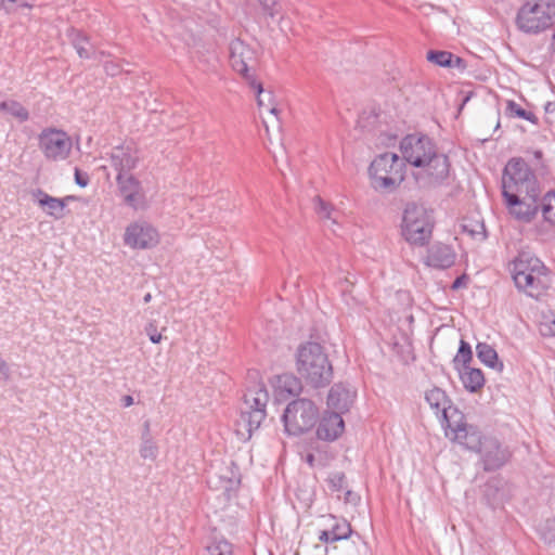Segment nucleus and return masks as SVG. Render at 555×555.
<instances>
[{"label":"nucleus","mask_w":555,"mask_h":555,"mask_svg":"<svg viewBox=\"0 0 555 555\" xmlns=\"http://www.w3.org/2000/svg\"><path fill=\"white\" fill-rule=\"evenodd\" d=\"M502 195L509 214L521 222H530L539 211L540 183L522 158H512L502 177Z\"/></svg>","instance_id":"obj_1"},{"label":"nucleus","mask_w":555,"mask_h":555,"mask_svg":"<svg viewBox=\"0 0 555 555\" xmlns=\"http://www.w3.org/2000/svg\"><path fill=\"white\" fill-rule=\"evenodd\" d=\"M452 441L460 443L467 450L479 453L485 472L500 469L512 456L509 450L503 447L496 438L482 436L474 425L466 424Z\"/></svg>","instance_id":"obj_2"},{"label":"nucleus","mask_w":555,"mask_h":555,"mask_svg":"<svg viewBox=\"0 0 555 555\" xmlns=\"http://www.w3.org/2000/svg\"><path fill=\"white\" fill-rule=\"evenodd\" d=\"M296 371L313 388L327 386L333 378V366L324 347L319 343L301 344L296 352Z\"/></svg>","instance_id":"obj_3"},{"label":"nucleus","mask_w":555,"mask_h":555,"mask_svg":"<svg viewBox=\"0 0 555 555\" xmlns=\"http://www.w3.org/2000/svg\"><path fill=\"white\" fill-rule=\"evenodd\" d=\"M372 186L377 191L392 192L405 178V163L396 153L377 155L369 167Z\"/></svg>","instance_id":"obj_4"},{"label":"nucleus","mask_w":555,"mask_h":555,"mask_svg":"<svg viewBox=\"0 0 555 555\" xmlns=\"http://www.w3.org/2000/svg\"><path fill=\"white\" fill-rule=\"evenodd\" d=\"M229 61L232 69L256 92L257 104L264 105L261 98L262 83L256 78L258 57L256 50L241 38H235L229 46Z\"/></svg>","instance_id":"obj_5"},{"label":"nucleus","mask_w":555,"mask_h":555,"mask_svg":"<svg viewBox=\"0 0 555 555\" xmlns=\"http://www.w3.org/2000/svg\"><path fill=\"white\" fill-rule=\"evenodd\" d=\"M416 184L423 189H437L449 185L452 180L453 169L450 157L439 149L417 166L413 171Z\"/></svg>","instance_id":"obj_6"},{"label":"nucleus","mask_w":555,"mask_h":555,"mask_svg":"<svg viewBox=\"0 0 555 555\" xmlns=\"http://www.w3.org/2000/svg\"><path fill=\"white\" fill-rule=\"evenodd\" d=\"M434 221L430 214L421 205L406 204L401 223L402 236L412 245L424 246L431 237Z\"/></svg>","instance_id":"obj_7"},{"label":"nucleus","mask_w":555,"mask_h":555,"mask_svg":"<svg viewBox=\"0 0 555 555\" xmlns=\"http://www.w3.org/2000/svg\"><path fill=\"white\" fill-rule=\"evenodd\" d=\"M269 392L263 384L248 388L244 393V403L237 420L238 430H245L248 436L258 429L267 416Z\"/></svg>","instance_id":"obj_8"},{"label":"nucleus","mask_w":555,"mask_h":555,"mask_svg":"<svg viewBox=\"0 0 555 555\" xmlns=\"http://www.w3.org/2000/svg\"><path fill=\"white\" fill-rule=\"evenodd\" d=\"M425 399L440 417L446 437L452 440L467 424L464 414L456 406H453L446 391L439 387L428 390L425 393Z\"/></svg>","instance_id":"obj_9"},{"label":"nucleus","mask_w":555,"mask_h":555,"mask_svg":"<svg viewBox=\"0 0 555 555\" xmlns=\"http://www.w3.org/2000/svg\"><path fill=\"white\" fill-rule=\"evenodd\" d=\"M319 420V409L313 401L299 398L289 402L283 413L285 433L299 436L312 429Z\"/></svg>","instance_id":"obj_10"},{"label":"nucleus","mask_w":555,"mask_h":555,"mask_svg":"<svg viewBox=\"0 0 555 555\" xmlns=\"http://www.w3.org/2000/svg\"><path fill=\"white\" fill-rule=\"evenodd\" d=\"M516 25L527 34H538L550 28L553 25V17L548 4L526 2L518 10Z\"/></svg>","instance_id":"obj_11"},{"label":"nucleus","mask_w":555,"mask_h":555,"mask_svg":"<svg viewBox=\"0 0 555 555\" xmlns=\"http://www.w3.org/2000/svg\"><path fill=\"white\" fill-rule=\"evenodd\" d=\"M439 147L436 142L426 134L410 133L404 135L399 144L401 159L414 169L424 164V162Z\"/></svg>","instance_id":"obj_12"},{"label":"nucleus","mask_w":555,"mask_h":555,"mask_svg":"<svg viewBox=\"0 0 555 555\" xmlns=\"http://www.w3.org/2000/svg\"><path fill=\"white\" fill-rule=\"evenodd\" d=\"M38 145L48 160L59 162L69 156L73 143L64 130L49 127L39 133Z\"/></svg>","instance_id":"obj_13"},{"label":"nucleus","mask_w":555,"mask_h":555,"mask_svg":"<svg viewBox=\"0 0 555 555\" xmlns=\"http://www.w3.org/2000/svg\"><path fill=\"white\" fill-rule=\"evenodd\" d=\"M159 242L158 231L146 221L130 223L124 234V243L133 249H149Z\"/></svg>","instance_id":"obj_14"},{"label":"nucleus","mask_w":555,"mask_h":555,"mask_svg":"<svg viewBox=\"0 0 555 555\" xmlns=\"http://www.w3.org/2000/svg\"><path fill=\"white\" fill-rule=\"evenodd\" d=\"M116 183L124 204L133 210L147 208V198L141 182L133 175H117Z\"/></svg>","instance_id":"obj_15"},{"label":"nucleus","mask_w":555,"mask_h":555,"mask_svg":"<svg viewBox=\"0 0 555 555\" xmlns=\"http://www.w3.org/2000/svg\"><path fill=\"white\" fill-rule=\"evenodd\" d=\"M514 283L519 292L525 293L531 298L540 299L551 286V274L547 271L532 275H519L518 280H515Z\"/></svg>","instance_id":"obj_16"},{"label":"nucleus","mask_w":555,"mask_h":555,"mask_svg":"<svg viewBox=\"0 0 555 555\" xmlns=\"http://www.w3.org/2000/svg\"><path fill=\"white\" fill-rule=\"evenodd\" d=\"M109 158L117 175H127L137 167L140 159L138 149L131 143L113 147Z\"/></svg>","instance_id":"obj_17"},{"label":"nucleus","mask_w":555,"mask_h":555,"mask_svg":"<svg viewBox=\"0 0 555 555\" xmlns=\"http://www.w3.org/2000/svg\"><path fill=\"white\" fill-rule=\"evenodd\" d=\"M345 430V423L339 413L325 411L317 426V437L320 440L332 442L338 439Z\"/></svg>","instance_id":"obj_18"},{"label":"nucleus","mask_w":555,"mask_h":555,"mask_svg":"<svg viewBox=\"0 0 555 555\" xmlns=\"http://www.w3.org/2000/svg\"><path fill=\"white\" fill-rule=\"evenodd\" d=\"M356 390L344 383L334 384L327 396V406L331 412L339 415L348 412L354 401Z\"/></svg>","instance_id":"obj_19"},{"label":"nucleus","mask_w":555,"mask_h":555,"mask_svg":"<svg viewBox=\"0 0 555 555\" xmlns=\"http://www.w3.org/2000/svg\"><path fill=\"white\" fill-rule=\"evenodd\" d=\"M547 271L550 270L538 257L527 251L519 253L511 263L513 281L518 280L519 275H532Z\"/></svg>","instance_id":"obj_20"},{"label":"nucleus","mask_w":555,"mask_h":555,"mask_svg":"<svg viewBox=\"0 0 555 555\" xmlns=\"http://www.w3.org/2000/svg\"><path fill=\"white\" fill-rule=\"evenodd\" d=\"M328 529L321 530L319 533V541L322 543H333L340 540H346L351 537V525L344 518H338L334 515L327 516Z\"/></svg>","instance_id":"obj_21"},{"label":"nucleus","mask_w":555,"mask_h":555,"mask_svg":"<svg viewBox=\"0 0 555 555\" xmlns=\"http://www.w3.org/2000/svg\"><path fill=\"white\" fill-rule=\"evenodd\" d=\"M456 254L450 245L437 243L427 250L425 263L435 269H448L455 262Z\"/></svg>","instance_id":"obj_22"},{"label":"nucleus","mask_w":555,"mask_h":555,"mask_svg":"<svg viewBox=\"0 0 555 555\" xmlns=\"http://www.w3.org/2000/svg\"><path fill=\"white\" fill-rule=\"evenodd\" d=\"M34 196L38 198L39 206L47 207V214L55 219H61L64 217V209L66 206L65 201L70 198L53 197L40 189L34 193Z\"/></svg>","instance_id":"obj_23"},{"label":"nucleus","mask_w":555,"mask_h":555,"mask_svg":"<svg viewBox=\"0 0 555 555\" xmlns=\"http://www.w3.org/2000/svg\"><path fill=\"white\" fill-rule=\"evenodd\" d=\"M273 386L280 396H295L301 390L300 378L291 373H284L275 376Z\"/></svg>","instance_id":"obj_24"},{"label":"nucleus","mask_w":555,"mask_h":555,"mask_svg":"<svg viewBox=\"0 0 555 555\" xmlns=\"http://www.w3.org/2000/svg\"><path fill=\"white\" fill-rule=\"evenodd\" d=\"M427 61L438 65L440 67H448V68H454V67H465V62L462 57L454 55L453 53L449 51H442V50H429L427 52L426 56Z\"/></svg>","instance_id":"obj_25"},{"label":"nucleus","mask_w":555,"mask_h":555,"mask_svg":"<svg viewBox=\"0 0 555 555\" xmlns=\"http://www.w3.org/2000/svg\"><path fill=\"white\" fill-rule=\"evenodd\" d=\"M459 374L464 388L469 392H477L485 386L486 379L480 369L467 366Z\"/></svg>","instance_id":"obj_26"},{"label":"nucleus","mask_w":555,"mask_h":555,"mask_svg":"<svg viewBox=\"0 0 555 555\" xmlns=\"http://www.w3.org/2000/svg\"><path fill=\"white\" fill-rule=\"evenodd\" d=\"M476 352L478 359L487 366L502 372L504 369L503 362L498 358L495 349L487 343H478L476 345Z\"/></svg>","instance_id":"obj_27"},{"label":"nucleus","mask_w":555,"mask_h":555,"mask_svg":"<svg viewBox=\"0 0 555 555\" xmlns=\"http://www.w3.org/2000/svg\"><path fill=\"white\" fill-rule=\"evenodd\" d=\"M245 11L247 13L257 12L260 10L263 14L269 17H275L280 12V5L278 0H243Z\"/></svg>","instance_id":"obj_28"},{"label":"nucleus","mask_w":555,"mask_h":555,"mask_svg":"<svg viewBox=\"0 0 555 555\" xmlns=\"http://www.w3.org/2000/svg\"><path fill=\"white\" fill-rule=\"evenodd\" d=\"M224 470V474L219 475L224 491L229 492L237 489L241 483L238 466L234 462H231L225 466Z\"/></svg>","instance_id":"obj_29"},{"label":"nucleus","mask_w":555,"mask_h":555,"mask_svg":"<svg viewBox=\"0 0 555 555\" xmlns=\"http://www.w3.org/2000/svg\"><path fill=\"white\" fill-rule=\"evenodd\" d=\"M0 112H5L20 122H25L29 119L28 109L16 100H7L0 103Z\"/></svg>","instance_id":"obj_30"},{"label":"nucleus","mask_w":555,"mask_h":555,"mask_svg":"<svg viewBox=\"0 0 555 555\" xmlns=\"http://www.w3.org/2000/svg\"><path fill=\"white\" fill-rule=\"evenodd\" d=\"M473 361V351L470 345L461 339L457 353L453 358V366L457 372H462L464 367L469 366V363Z\"/></svg>","instance_id":"obj_31"},{"label":"nucleus","mask_w":555,"mask_h":555,"mask_svg":"<svg viewBox=\"0 0 555 555\" xmlns=\"http://www.w3.org/2000/svg\"><path fill=\"white\" fill-rule=\"evenodd\" d=\"M68 37L77 54L80 59H89L90 54L86 49V44L89 42V38L81 30L72 28L68 31Z\"/></svg>","instance_id":"obj_32"},{"label":"nucleus","mask_w":555,"mask_h":555,"mask_svg":"<svg viewBox=\"0 0 555 555\" xmlns=\"http://www.w3.org/2000/svg\"><path fill=\"white\" fill-rule=\"evenodd\" d=\"M540 209L543 219L550 224L555 225V192H548L541 201L539 199V210Z\"/></svg>","instance_id":"obj_33"},{"label":"nucleus","mask_w":555,"mask_h":555,"mask_svg":"<svg viewBox=\"0 0 555 555\" xmlns=\"http://www.w3.org/2000/svg\"><path fill=\"white\" fill-rule=\"evenodd\" d=\"M314 209L318 216L321 219L331 220L333 223H337V211L332 206V204L325 202L322 197L315 196L314 199Z\"/></svg>","instance_id":"obj_34"},{"label":"nucleus","mask_w":555,"mask_h":555,"mask_svg":"<svg viewBox=\"0 0 555 555\" xmlns=\"http://www.w3.org/2000/svg\"><path fill=\"white\" fill-rule=\"evenodd\" d=\"M146 437H143V442L140 447V455L144 460H156L158 455V448L154 440L149 436L150 425L145 423Z\"/></svg>","instance_id":"obj_35"},{"label":"nucleus","mask_w":555,"mask_h":555,"mask_svg":"<svg viewBox=\"0 0 555 555\" xmlns=\"http://www.w3.org/2000/svg\"><path fill=\"white\" fill-rule=\"evenodd\" d=\"M506 114L513 117H518L528 120L533 125L538 124V117L534 115V113L524 109L519 104L512 100L507 101Z\"/></svg>","instance_id":"obj_36"},{"label":"nucleus","mask_w":555,"mask_h":555,"mask_svg":"<svg viewBox=\"0 0 555 555\" xmlns=\"http://www.w3.org/2000/svg\"><path fill=\"white\" fill-rule=\"evenodd\" d=\"M262 94H261V98L263 99L264 101V105L263 106H260L258 104V107H259V111H260V114L263 115L264 112L269 113L270 115H273L276 117V119H279V113H280V109L274 105L273 103V94L271 91H268V90H264L262 88Z\"/></svg>","instance_id":"obj_37"},{"label":"nucleus","mask_w":555,"mask_h":555,"mask_svg":"<svg viewBox=\"0 0 555 555\" xmlns=\"http://www.w3.org/2000/svg\"><path fill=\"white\" fill-rule=\"evenodd\" d=\"M301 457L310 467H314L317 463L321 464L323 461L321 451L318 448H314L313 443H311L309 449L301 453Z\"/></svg>","instance_id":"obj_38"},{"label":"nucleus","mask_w":555,"mask_h":555,"mask_svg":"<svg viewBox=\"0 0 555 555\" xmlns=\"http://www.w3.org/2000/svg\"><path fill=\"white\" fill-rule=\"evenodd\" d=\"M122 62L115 57L103 61V68L107 76L116 77L122 72Z\"/></svg>","instance_id":"obj_39"},{"label":"nucleus","mask_w":555,"mask_h":555,"mask_svg":"<svg viewBox=\"0 0 555 555\" xmlns=\"http://www.w3.org/2000/svg\"><path fill=\"white\" fill-rule=\"evenodd\" d=\"M328 487L332 491L339 492L346 486V475L341 472H336L327 478Z\"/></svg>","instance_id":"obj_40"},{"label":"nucleus","mask_w":555,"mask_h":555,"mask_svg":"<svg viewBox=\"0 0 555 555\" xmlns=\"http://www.w3.org/2000/svg\"><path fill=\"white\" fill-rule=\"evenodd\" d=\"M145 333H146V335L149 336L150 340L153 344L160 343V340L163 338L162 334L157 331V325H156L155 321L150 322L145 326Z\"/></svg>","instance_id":"obj_41"},{"label":"nucleus","mask_w":555,"mask_h":555,"mask_svg":"<svg viewBox=\"0 0 555 555\" xmlns=\"http://www.w3.org/2000/svg\"><path fill=\"white\" fill-rule=\"evenodd\" d=\"M75 181L79 186L85 188L88 185L90 180H89L88 173L81 172L78 168H76L75 169Z\"/></svg>","instance_id":"obj_42"},{"label":"nucleus","mask_w":555,"mask_h":555,"mask_svg":"<svg viewBox=\"0 0 555 555\" xmlns=\"http://www.w3.org/2000/svg\"><path fill=\"white\" fill-rule=\"evenodd\" d=\"M216 550L219 551L217 555H233L232 544L227 541L219 542Z\"/></svg>","instance_id":"obj_43"},{"label":"nucleus","mask_w":555,"mask_h":555,"mask_svg":"<svg viewBox=\"0 0 555 555\" xmlns=\"http://www.w3.org/2000/svg\"><path fill=\"white\" fill-rule=\"evenodd\" d=\"M467 284H468V276L466 274H462L453 281V283L451 285V289L456 291L459 288L466 287Z\"/></svg>","instance_id":"obj_44"},{"label":"nucleus","mask_w":555,"mask_h":555,"mask_svg":"<svg viewBox=\"0 0 555 555\" xmlns=\"http://www.w3.org/2000/svg\"><path fill=\"white\" fill-rule=\"evenodd\" d=\"M0 373L5 382L10 379V367L2 358H0Z\"/></svg>","instance_id":"obj_45"},{"label":"nucleus","mask_w":555,"mask_h":555,"mask_svg":"<svg viewBox=\"0 0 555 555\" xmlns=\"http://www.w3.org/2000/svg\"><path fill=\"white\" fill-rule=\"evenodd\" d=\"M95 57L99 60V62L103 65V61L109 60L113 57V55L109 52L106 51H99L95 54Z\"/></svg>","instance_id":"obj_46"},{"label":"nucleus","mask_w":555,"mask_h":555,"mask_svg":"<svg viewBox=\"0 0 555 555\" xmlns=\"http://www.w3.org/2000/svg\"><path fill=\"white\" fill-rule=\"evenodd\" d=\"M546 114H555V101L554 102H547L544 106Z\"/></svg>","instance_id":"obj_47"},{"label":"nucleus","mask_w":555,"mask_h":555,"mask_svg":"<svg viewBox=\"0 0 555 555\" xmlns=\"http://www.w3.org/2000/svg\"><path fill=\"white\" fill-rule=\"evenodd\" d=\"M17 5L21 9H23V8H28V9L33 8V3L29 2V0H18Z\"/></svg>","instance_id":"obj_48"},{"label":"nucleus","mask_w":555,"mask_h":555,"mask_svg":"<svg viewBox=\"0 0 555 555\" xmlns=\"http://www.w3.org/2000/svg\"><path fill=\"white\" fill-rule=\"evenodd\" d=\"M479 227H480L481 231H474V230H470V231H469V233L472 234V236H475V235H478V234H479V235H481V236H482V238H485V237H486V234H485V227H483V224H480Z\"/></svg>","instance_id":"obj_49"},{"label":"nucleus","mask_w":555,"mask_h":555,"mask_svg":"<svg viewBox=\"0 0 555 555\" xmlns=\"http://www.w3.org/2000/svg\"><path fill=\"white\" fill-rule=\"evenodd\" d=\"M122 402L124 406H130L133 403V398L131 396H125Z\"/></svg>","instance_id":"obj_50"},{"label":"nucleus","mask_w":555,"mask_h":555,"mask_svg":"<svg viewBox=\"0 0 555 555\" xmlns=\"http://www.w3.org/2000/svg\"><path fill=\"white\" fill-rule=\"evenodd\" d=\"M152 299V295L150 293L145 294V296L143 297V301L145 304L150 302Z\"/></svg>","instance_id":"obj_51"},{"label":"nucleus","mask_w":555,"mask_h":555,"mask_svg":"<svg viewBox=\"0 0 555 555\" xmlns=\"http://www.w3.org/2000/svg\"><path fill=\"white\" fill-rule=\"evenodd\" d=\"M533 155H534V157H535L537 159H540V158H542V155H543V154H542V152H541V151H534Z\"/></svg>","instance_id":"obj_52"},{"label":"nucleus","mask_w":555,"mask_h":555,"mask_svg":"<svg viewBox=\"0 0 555 555\" xmlns=\"http://www.w3.org/2000/svg\"><path fill=\"white\" fill-rule=\"evenodd\" d=\"M553 325H554V328H553V326H550V332H548L550 335L555 334V321L553 322Z\"/></svg>","instance_id":"obj_53"},{"label":"nucleus","mask_w":555,"mask_h":555,"mask_svg":"<svg viewBox=\"0 0 555 555\" xmlns=\"http://www.w3.org/2000/svg\"><path fill=\"white\" fill-rule=\"evenodd\" d=\"M346 495H347V496H346V500L348 501V500H349V498H351V491H347V492H346Z\"/></svg>","instance_id":"obj_54"}]
</instances>
